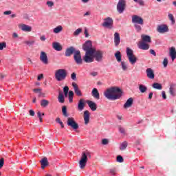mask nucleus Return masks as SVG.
<instances>
[{
	"label": "nucleus",
	"mask_w": 176,
	"mask_h": 176,
	"mask_svg": "<svg viewBox=\"0 0 176 176\" xmlns=\"http://www.w3.org/2000/svg\"><path fill=\"white\" fill-rule=\"evenodd\" d=\"M132 23L134 24V28L137 32H141L142 30L141 25L144 24V19L138 15H133Z\"/></svg>",
	"instance_id": "1"
},
{
	"label": "nucleus",
	"mask_w": 176,
	"mask_h": 176,
	"mask_svg": "<svg viewBox=\"0 0 176 176\" xmlns=\"http://www.w3.org/2000/svg\"><path fill=\"white\" fill-rule=\"evenodd\" d=\"M68 73L65 69H58L55 72V78L58 82H63L67 79Z\"/></svg>",
	"instance_id": "2"
},
{
	"label": "nucleus",
	"mask_w": 176,
	"mask_h": 176,
	"mask_svg": "<svg viewBox=\"0 0 176 176\" xmlns=\"http://www.w3.org/2000/svg\"><path fill=\"white\" fill-rule=\"evenodd\" d=\"M89 157H91L90 153L89 152H82L81 155L80 160L79 161V166L81 170H83L87 164V160Z\"/></svg>",
	"instance_id": "3"
},
{
	"label": "nucleus",
	"mask_w": 176,
	"mask_h": 176,
	"mask_svg": "<svg viewBox=\"0 0 176 176\" xmlns=\"http://www.w3.org/2000/svg\"><path fill=\"white\" fill-rule=\"evenodd\" d=\"M126 56L132 65H134L137 63V57L134 55V51L130 49V47H126Z\"/></svg>",
	"instance_id": "4"
},
{
	"label": "nucleus",
	"mask_w": 176,
	"mask_h": 176,
	"mask_svg": "<svg viewBox=\"0 0 176 176\" xmlns=\"http://www.w3.org/2000/svg\"><path fill=\"white\" fill-rule=\"evenodd\" d=\"M104 96L107 100H111L112 101L117 100L118 96L113 94V87L108 88L104 91Z\"/></svg>",
	"instance_id": "5"
},
{
	"label": "nucleus",
	"mask_w": 176,
	"mask_h": 176,
	"mask_svg": "<svg viewBox=\"0 0 176 176\" xmlns=\"http://www.w3.org/2000/svg\"><path fill=\"white\" fill-rule=\"evenodd\" d=\"M93 51V57L95 58L96 61H98V63H101L102 61V58L104 56V52L102 50H94Z\"/></svg>",
	"instance_id": "6"
},
{
	"label": "nucleus",
	"mask_w": 176,
	"mask_h": 176,
	"mask_svg": "<svg viewBox=\"0 0 176 176\" xmlns=\"http://www.w3.org/2000/svg\"><path fill=\"white\" fill-rule=\"evenodd\" d=\"M102 27L109 28V30H112V28H113V19L111 17L105 18L102 23Z\"/></svg>",
	"instance_id": "7"
},
{
	"label": "nucleus",
	"mask_w": 176,
	"mask_h": 176,
	"mask_svg": "<svg viewBox=\"0 0 176 176\" xmlns=\"http://www.w3.org/2000/svg\"><path fill=\"white\" fill-rule=\"evenodd\" d=\"M82 60L85 61V63H93V61H94L93 51H88L85 52V55L82 57Z\"/></svg>",
	"instance_id": "8"
},
{
	"label": "nucleus",
	"mask_w": 176,
	"mask_h": 176,
	"mask_svg": "<svg viewBox=\"0 0 176 176\" xmlns=\"http://www.w3.org/2000/svg\"><path fill=\"white\" fill-rule=\"evenodd\" d=\"M126 10V0H119L117 4V11L120 14Z\"/></svg>",
	"instance_id": "9"
},
{
	"label": "nucleus",
	"mask_w": 176,
	"mask_h": 176,
	"mask_svg": "<svg viewBox=\"0 0 176 176\" xmlns=\"http://www.w3.org/2000/svg\"><path fill=\"white\" fill-rule=\"evenodd\" d=\"M67 126L72 127L73 130H78V129H79V124L76 123L74 118H67Z\"/></svg>",
	"instance_id": "10"
},
{
	"label": "nucleus",
	"mask_w": 176,
	"mask_h": 176,
	"mask_svg": "<svg viewBox=\"0 0 176 176\" xmlns=\"http://www.w3.org/2000/svg\"><path fill=\"white\" fill-rule=\"evenodd\" d=\"M74 58L76 64H78V65H80V64H82V54H80V51L79 50H76V52H74Z\"/></svg>",
	"instance_id": "11"
},
{
	"label": "nucleus",
	"mask_w": 176,
	"mask_h": 176,
	"mask_svg": "<svg viewBox=\"0 0 176 176\" xmlns=\"http://www.w3.org/2000/svg\"><path fill=\"white\" fill-rule=\"evenodd\" d=\"M82 49L87 53V52H90L94 50L96 48H93V44L91 41H87L85 44L82 45Z\"/></svg>",
	"instance_id": "12"
},
{
	"label": "nucleus",
	"mask_w": 176,
	"mask_h": 176,
	"mask_svg": "<svg viewBox=\"0 0 176 176\" xmlns=\"http://www.w3.org/2000/svg\"><path fill=\"white\" fill-rule=\"evenodd\" d=\"M113 94L118 96L117 100H119L123 96V91L118 87H113Z\"/></svg>",
	"instance_id": "13"
},
{
	"label": "nucleus",
	"mask_w": 176,
	"mask_h": 176,
	"mask_svg": "<svg viewBox=\"0 0 176 176\" xmlns=\"http://www.w3.org/2000/svg\"><path fill=\"white\" fill-rule=\"evenodd\" d=\"M157 32L160 34H165V32H168V26L166 24L160 25L157 28Z\"/></svg>",
	"instance_id": "14"
},
{
	"label": "nucleus",
	"mask_w": 176,
	"mask_h": 176,
	"mask_svg": "<svg viewBox=\"0 0 176 176\" xmlns=\"http://www.w3.org/2000/svg\"><path fill=\"white\" fill-rule=\"evenodd\" d=\"M40 60L45 65H47L49 64V59L47 58V54H46V52H41Z\"/></svg>",
	"instance_id": "15"
},
{
	"label": "nucleus",
	"mask_w": 176,
	"mask_h": 176,
	"mask_svg": "<svg viewBox=\"0 0 176 176\" xmlns=\"http://www.w3.org/2000/svg\"><path fill=\"white\" fill-rule=\"evenodd\" d=\"M76 52V50L73 46H71L66 49L65 52V57H71L72 54H75Z\"/></svg>",
	"instance_id": "16"
},
{
	"label": "nucleus",
	"mask_w": 176,
	"mask_h": 176,
	"mask_svg": "<svg viewBox=\"0 0 176 176\" xmlns=\"http://www.w3.org/2000/svg\"><path fill=\"white\" fill-rule=\"evenodd\" d=\"M72 86L73 87L74 93L76 96H78V97H82V96H83L82 94V91H80V89H79V86H78L77 83L72 82Z\"/></svg>",
	"instance_id": "17"
},
{
	"label": "nucleus",
	"mask_w": 176,
	"mask_h": 176,
	"mask_svg": "<svg viewBox=\"0 0 176 176\" xmlns=\"http://www.w3.org/2000/svg\"><path fill=\"white\" fill-rule=\"evenodd\" d=\"M86 104H87L88 107L93 112L97 111V104L93 100H86Z\"/></svg>",
	"instance_id": "18"
},
{
	"label": "nucleus",
	"mask_w": 176,
	"mask_h": 176,
	"mask_svg": "<svg viewBox=\"0 0 176 176\" xmlns=\"http://www.w3.org/2000/svg\"><path fill=\"white\" fill-rule=\"evenodd\" d=\"M19 28L20 30H21V31H23L24 32H31V31H32V28L25 24H21L19 25Z\"/></svg>",
	"instance_id": "19"
},
{
	"label": "nucleus",
	"mask_w": 176,
	"mask_h": 176,
	"mask_svg": "<svg viewBox=\"0 0 176 176\" xmlns=\"http://www.w3.org/2000/svg\"><path fill=\"white\" fill-rule=\"evenodd\" d=\"M146 74L148 79H155V72L152 68H147L146 69Z\"/></svg>",
	"instance_id": "20"
},
{
	"label": "nucleus",
	"mask_w": 176,
	"mask_h": 176,
	"mask_svg": "<svg viewBox=\"0 0 176 176\" xmlns=\"http://www.w3.org/2000/svg\"><path fill=\"white\" fill-rule=\"evenodd\" d=\"M74 91H69V92H64L65 97H68L69 102L72 103L74 102Z\"/></svg>",
	"instance_id": "21"
},
{
	"label": "nucleus",
	"mask_w": 176,
	"mask_h": 176,
	"mask_svg": "<svg viewBox=\"0 0 176 176\" xmlns=\"http://www.w3.org/2000/svg\"><path fill=\"white\" fill-rule=\"evenodd\" d=\"M84 122L85 124H89L90 122V111L87 110L84 111Z\"/></svg>",
	"instance_id": "22"
},
{
	"label": "nucleus",
	"mask_w": 176,
	"mask_h": 176,
	"mask_svg": "<svg viewBox=\"0 0 176 176\" xmlns=\"http://www.w3.org/2000/svg\"><path fill=\"white\" fill-rule=\"evenodd\" d=\"M169 56L172 58V61H174L176 58V50L175 47H171L169 50Z\"/></svg>",
	"instance_id": "23"
},
{
	"label": "nucleus",
	"mask_w": 176,
	"mask_h": 176,
	"mask_svg": "<svg viewBox=\"0 0 176 176\" xmlns=\"http://www.w3.org/2000/svg\"><path fill=\"white\" fill-rule=\"evenodd\" d=\"M138 48L141 49L142 50H148L149 49V45L148 43L141 41L138 45Z\"/></svg>",
	"instance_id": "24"
},
{
	"label": "nucleus",
	"mask_w": 176,
	"mask_h": 176,
	"mask_svg": "<svg viewBox=\"0 0 176 176\" xmlns=\"http://www.w3.org/2000/svg\"><path fill=\"white\" fill-rule=\"evenodd\" d=\"M141 38H142V42H144L146 43H151V42H152L151 36L146 34H142Z\"/></svg>",
	"instance_id": "25"
},
{
	"label": "nucleus",
	"mask_w": 176,
	"mask_h": 176,
	"mask_svg": "<svg viewBox=\"0 0 176 176\" xmlns=\"http://www.w3.org/2000/svg\"><path fill=\"white\" fill-rule=\"evenodd\" d=\"M114 43L115 46H119V44L120 43V34L118 32L114 34Z\"/></svg>",
	"instance_id": "26"
},
{
	"label": "nucleus",
	"mask_w": 176,
	"mask_h": 176,
	"mask_svg": "<svg viewBox=\"0 0 176 176\" xmlns=\"http://www.w3.org/2000/svg\"><path fill=\"white\" fill-rule=\"evenodd\" d=\"M52 47L54 49V50H56V52H61L63 50V46L60 45V43L54 42L52 43Z\"/></svg>",
	"instance_id": "27"
},
{
	"label": "nucleus",
	"mask_w": 176,
	"mask_h": 176,
	"mask_svg": "<svg viewBox=\"0 0 176 176\" xmlns=\"http://www.w3.org/2000/svg\"><path fill=\"white\" fill-rule=\"evenodd\" d=\"M91 94L94 98H96V100H100V93H98V89L94 88L92 89Z\"/></svg>",
	"instance_id": "28"
},
{
	"label": "nucleus",
	"mask_w": 176,
	"mask_h": 176,
	"mask_svg": "<svg viewBox=\"0 0 176 176\" xmlns=\"http://www.w3.org/2000/svg\"><path fill=\"white\" fill-rule=\"evenodd\" d=\"M78 109L79 111H83L85 109V99H80L78 104Z\"/></svg>",
	"instance_id": "29"
},
{
	"label": "nucleus",
	"mask_w": 176,
	"mask_h": 176,
	"mask_svg": "<svg viewBox=\"0 0 176 176\" xmlns=\"http://www.w3.org/2000/svg\"><path fill=\"white\" fill-rule=\"evenodd\" d=\"M133 98H129L126 102L124 103V108L126 109L127 108H130V107H131V105H133Z\"/></svg>",
	"instance_id": "30"
},
{
	"label": "nucleus",
	"mask_w": 176,
	"mask_h": 176,
	"mask_svg": "<svg viewBox=\"0 0 176 176\" xmlns=\"http://www.w3.org/2000/svg\"><path fill=\"white\" fill-rule=\"evenodd\" d=\"M41 168H45V167H47V166H49V162L47 161V158L46 157H43L41 161Z\"/></svg>",
	"instance_id": "31"
},
{
	"label": "nucleus",
	"mask_w": 176,
	"mask_h": 176,
	"mask_svg": "<svg viewBox=\"0 0 176 176\" xmlns=\"http://www.w3.org/2000/svg\"><path fill=\"white\" fill-rule=\"evenodd\" d=\"M58 101L60 104H64L65 102V98H64V94L63 92H60L58 96Z\"/></svg>",
	"instance_id": "32"
},
{
	"label": "nucleus",
	"mask_w": 176,
	"mask_h": 176,
	"mask_svg": "<svg viewBox=\"0 0 176 176\" xmlns=\"http://www.w3.org/2000/svg\"><path fill=\"white\" fill-rule=\"evenodd\" d=\"M175 86L174 84H172L169 87V93L172 97H175L176 96L175 89H174Z\"/></svg>",
	"instance_id": "33"
},
{
	"label": "nucleus",
	"mask_w": 176,
	"mask_h": 176,
	"mask_svg": "<svg viewBox=\"0 0 176 176\" xmlns=\"http://www.w3.org/2000/svg\"><path fill=\"white\" fill-rule=\"evenodd\" d=\"M49 104H50L49 100L46 99H43L40 102L41 107H42L43 108H46V107H47Z\"/></svg>",
	"instance_id": "34"
},
{
	"label": "nucleus",
	"mask_w": 176,
	"mask_h": 176,
	"mask_svg": "<svg viewBox=\"0 0 176 176\" xmlns=\"http://www.w3.org/2000/svg\"><path fill=\"white\" fill-rule=\"evenodd\" d=\"M115 57H116L118 63L122 62V54L120 53V52L117 51L115 54Z\"/></svg>",
	"instance_id": "35"
},
{
	"label": "nucleus",
	"mask_w": 176,
	"mask_h": 176,
	"mask_svg": "<svg viewBox=\"0 0 176 176\" xmlns=\"http://www.w3.org/2000/svg\"><path fill=\"white\" fill-rule=\"evenodd\" d=\"M153 89H156L157 90H162L163 89V86H162V84L155 82L152 85Z\"/></svg>",
	"instance_id": "36"
},
{
	"label": "nucleus",
	"mask_w": 176,
	"mask_h": 176,
	"mask_svg": "<svg viewBox=\"0 0 176 176\" xmlns=\"http://www.w3.org/2000/svg\"><path fill=\"white\" fill-rule=\"evenodd\" d=\"M63 31V27L61 25H58L57 27L54 28L53 30L54 34H60Z\"/></svg>",
	"instance_id": "37"
},
{
	"label": "nucleus",
	"mask_w": 176,
	"mask_h": 176,
	"mask_svg": "<svg viewBox=\"0 0 176 176\" xmlns=\"http://www.w3.org/2000/svg\"><path fill=\"white\" fill-rule=\"evenodd\" d=\"M139 90L141 93H145L146 90H148V87L144 85H139Z\"/></svg>",
	"instance_id": "38"
},
{
	"label": "nucleus",
	"mask_w": 176,
	"mask_h": 176,
	"mask_svg": "<svg viewBox=\"0 0 176 176\" xmlns=\"http://www.w3.org/2000/svg\"><path fill=\"white\" fill-rule=\"evenodd\" d=\"M127 145H129V144L127 143L126 141H124L122 143H121L120 146V151H124V149H126V148H127Z\"/></svg>",
	"instance_id": "39"
},
{
	"label": "nucleus",
	"mask_w": 176,
	"mask_h": 176,
	"mask_svg": "<svg viewBox=\"0 0 176 176\" xmlns=\"http://www.w3.org/2000/svg\"><path fill=\"white\" fill-rule=\"evenodd\" d=\"M168 17L169 20H170L171 24L173 25L175 24V19H174V15H173V14H168Z\"/></svg>",
	"instance_id": "40"
},
{
	"label": "nucleus",
	"mask_w": 176,
	"mask_h": 176,
	"mask_svg": "<svg viewBox=\"0 0 176 176\" xmlns=\"http://www.w3.org/2000/svg\"><path fill=\"white\" fill-rule=\"evenodd\" d=\"M121 67H122V71H127V64H126V62L121 61Z\"/></svg>",
	"instance_id": "41"
},
{
	"label": "nucleus",
	"mask_w": 176,
	"mask_h": 176,
	"mask_svg": "<svg viewBox=\"0 0 176 176\" xmlns=\"http://www.w3.org/2000/svg\"><path fill=\"white\" fill-rule=\"evenodd\" d=\"M62 112L63 116H65V118H68V113L67 112V107L65 106L63 107Z\"/></svg>",
	"instance_id": "42"
},
{
	"label": "nucleus",
	"mask_w": 176,
	"mask_h": 176,
	"mask_svg": "<svg viewBox=\"0 0 176 176\" xmlns=\"http://www.w3.org/2000/svg\"><path fill=\"white\" fill-rule=\"evenodd\" d=\"M80 32H82V28H78V29L75 30L73 35L74 36H78V35H79V34H80Z\"/></svg>",
	"instance_id": "43"
},
{
	"label": "nucleus",
	"mask_w": 176,
	"mask_h": 176,
	"mask_svg": "<svg viewBox=\"0 0 176 176\" xmlns=\"http://www.w3.org/2000/svg\"><path fill=\"white\" fill-rule=\"evenodd\" d=\"M56 123H58L59 124H60V126H61L62 129H64V123L62 122L60 118H57L56 119Z\"/></svg>",
	"instance_id": "44"
},
{
	"label": "nucleus",
	"mask_w": 176,
	"mask_h": 176,
	"mask_svg": "<svg viewBox=\"0 0 176 176\" xmlns=\"http://www.w3.org/2000/svg\"><path fill=\"white\" fill-rule=\"evenodd\" d=\"M101 144L102 145H108V144H109V140L107 138L102 139Z\"/></svg>",
	"instance_id": "45"
},
{
	"label": "nucleus",
	"mask_w": 176,
	"mask_h": 176,
	"mask_svg": "<svg viewBox=\"0 0 176 176\" xmlns=\"http://www.w3.org/2000/svg\"><path fill=\"white\" fill-rule=\"evenodd\" d=\"M163 65L164 68H167V65H168V59L167 58H164Z\"/></svg>",
	"instance_id": "46"
},
{
	"label": "nucleus",
	"mask_w": 176,
	"mask_h": 176,
	"mask_svg": "<svg viewBox=\"0 0 176 176\" xmlns=\"http://www.w3.org/2000/svg\"><path fill=\"white\" fill-rule=\"evenodd\" d=\"M25 45H28V46H32L34 43H35V41H25Z\"/></svg>",
	"instance_id": "47"
},
{
	"label": "nucleus",
	"mask_w": 176,
	"mask_h": 176,
	"mask_svg": "<svg viewBox=\"0 0 176 176\" xmlns=\"http://www.w3.org/2000/svg\"><path fill=\"white\" fill-rule=\"evenodd\" d=\"M109 174L111 175H116V168H111L109 170Z\"/></svg>",
	"instance_id": "48"
},
{
	"label": "nucleus",
	"mask_w": 176,
	"mask_h": 176,
	"mask_svg": "<svg viewBox=\"0 0 176 176\" xmlns=\"http://www.w3.org/2000/svg\"><path fill=\"white\" fill-rule=\"evenodd\" d=\"M117 162L118 163H123V162H124L123 157H122V155H118L117 156Z\"/></svg>",
	"instance_id": "49"
},
{
	"label": "nucleus",
	"mask_w": 176,
	"mask_h": 176,
	"mask_svg": "<svg viewBox=\"0 0 176 176\" xmlns=\"http://www.w3.org/2000/svg\"><path fill=\"white\" fill-rule=\"evenodd\" d=\"M118 130H119L120 133H121V134H126V130H124V128H123L122 126H119Z\"/></svg>",
	"instance_id": "50"
},
{
	"label": "nucleus",
	"mask_w": 176,
	"mask_h": 176,
	"mask_svg": "<svg viewBox=\"0 0 176 176\" xmlns=\"http://www.w3.org/2000/svg\"><path fill=\"white\" fill-rule=\"evenodd\" d=\"M46 5L48 6V8H53L54 3L53 1H47Z\"/></svg>",
	"instance_id": "51"
},
{
	"label": "nucleus",
	"mask_w": 176,
	"mask_h": 176,
	"mask_svg": "<svg viewBox=\"0 0 176 176\" xmlns=\"http://www.w3.org/2000/svg\"><path fill=\"white\" fill-rule=\"evenodd\" d=\"M71 79H72V80H76V73L73 72V73L71 74Z\"/></svg>",
	"instance_id": "52"
},
{
	"label": "nucleus",
	"mask_w": 176,
	"mask_h": 176,
	"mask_svg": "<svg viewBox=\"0 0 176 176\" xmlns=\"http://www.w3.org/2000/svg\"><path fill=\"white\" fill-rule=\"evenodd\" d=\"M5 164V160L3 158L0 159V169L3 167V164Z\"/></svg>",
	"instance_id": "53"
},
{
	"label": "nucleus",
	"mask_w": 176,
	"mask_h": 176,
	"mask_svg": "<svg viewBox=\"0 0 176 176\" xmlns=\"http://www.w3.org/2000/svg\"><path fill=\"white\" fill-rule=\"evenodd\" d=\"M4 47H6V43H0V50H3Z\"/></svg>",
	"instance_id": "54"
},
{
	"label": "nucleus",
	"mask_w": 176,
	"mask_h": 176,
	"mask_svg": "<svg viewBox=\"0 0 176 176\" xmlns=\"http://www.w3.org/2000/svg\"><path fill=\"white\" fill-rule=\"evenodd\" d=\"M68 91H69V87H68V86H65L63 87V93H69Z\"/></svg>",
	"instance_id": "55"
},
{
	"label": "nucleus",
	"mask_w": 176,
	"mask_h": 176,
	"mask_svg": "<svg viewBox=\"0 0 176 176\" xmlns=\"http://www.w3.org/2000/svg\"><path fill=\"white\" fill-rule=\"evenodd\" d=\"M37 116L39 118H42V116H45V113H41V111H38Z\"/></svg>",
	"instance_id": "56"
},
{
	"label": "nucleus",
	"mask_w": 176,
	"mask_h": 176,
	"mask_svg": "<svg viewBox=\"0 0 176 176\" xmlns=\"http://www.w3.org/2000/svg\"><path fill=\"white\" fill-rule=\"evenodd\" d=\"M138 3H139V5H140L141 6H144V5H145V3L144 2V1H142V0H138V1H137Z\"/></svg>",
	"instance_id": "57"
},
{
	"label": "nucleus",
	"mask_w": 176,
	"mask_h": 176,
	"mask_svg": "<svg viewBox=\"0 0 176 176\" xmlns=\"http://www.w3.org/2000/svg\"><path fill=\"white\" fill-rule=\"evenodd\" d=\"M29 113L30 116H35V111H34V110H30Z\"/></svg>",
	"instance_id": "58"
},
{
	"label": "nucleus",
	"mask_w": 176,
	"mask_h": 176,
	"mask_svg": "<svg viewBox=\"0 0 176 176\" xmlns=\"http://www.w3.org/2000/svg\"><path fill=\"white\" fill-rule=\"evenodd\" d=\"M162 98H163L164 100H166V99L167 98V96H166V91H163L162 92Z\"/></svg>",
	"instance_id": "59"
},
{
	"label": "nucleus",
	"mask_w": 176,
	"mask_h": 176,
	"mask_svg": "<svg viewBox=\"0 0 176 176\" xmlns=\"http://www.w3.org/2000/svg\"><path fill=\"white\" fill-rule=\"evenodd\" d=\"M3 14H5L6 16H8L9 14H12V11L8 10V11H6L3 12Z\"/></svg>",
	"instance_id": "60"
},
{
	"label": "nucleus",
	"mask_w": 176,
	"mask_h": 176,
	"mask_svg": "<svg viewBox=\"0 0 176 176\" xmlns=\"http://www.w3.org/2000/svg\"><path fill=\"white\" fill-rule=\"evenodd\" d=\"M84 34L85 35V38H89V32H87V29H85Z\"/></svg>",
	"instance_id": "61"
},
{
	"label": "nucleus",
	"mask_w": 176,
	"mask_h": 176,
	"mask_svg": "<svg viewBox=\"0 0 176 176\" xmlns=\"http://www.w3.org/2000/svg\"><path fill=\"white\" fill-rule=\"evenodd\" d=\"M150 53H151V54H153V56H154V57H156V52H155V50H150Z\"/></svg>",
	"instance_id": "62"
},
{
	"label": "nucleus",
	"mask_w": 176,
	"mask_h": 176,
	"mask_svg": "<svg viewBox=\"0 0 176 176\" xmlns=\"http://www.w3.org/2000/svg\"><path fill=\"white\" fill-rule=\"evenodd\" d=\"M41 41H46V36L45 35H43L40 37Z\"/></svg>",
	"instance_id": "63"
},
{
	"label": "nucleus",
	"mask_w": 176,
	"mask_h": 176,
	"mask_svg": "<svg viewBox=\"0 0 176 176\" xmlns=\"http://www.w3.org/2000/svg\"><path fill=\"white\" fill-rule=\"evenodd\" d=\"M42 78H43V74H40L37 78V80H41Z\"/></svg>",
	"instance_id": "64"
}]
</instances>
